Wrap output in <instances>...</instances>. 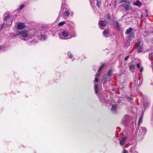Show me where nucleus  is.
Returning <instances> with one entry per match:
<instances>
[{
  "instance_id": "1",
  "label": "nucleus",
  "mask_w": 153,
  "mask_h": 153,
  "mask_svg": "<svg viewBox=\"0 0 153 153\" xmlns=\"http://www.w3.org/2000/svg\"><path fill=\"white\" fill-rule=\"evenodd\" d=\"M5 18L4 19V23L7 25H11L12 24V19L9 15L5 13L4 15Z\"/></svg>"
},
{
  "instance_id": "2",
  "label": "nucleus",
  "mask_w": 153,
  "mask_h": 153,
  "mask_svg": "<svg viewBox=\"0 0 153 153\" xmlns=\"http://www.w3.org/2000/svg\"><path fill=\"white\" fill-rule=\"evenodd\" d=\"M69 35V32L67 30H63L61 33V35H59V38L62 39H65V37Z\"/></svg>"
},
{
  "instance_id": "3",
  "label": "nucleus",
  "mask_w": 153,
  "mask_h": 153,
  "mask_svg": "<svg viewBox=\"0 0 153 153\" xmlns=\"http://www.w3.org/2000/svg\"><path fill=\"white\" fill-rule=\"evenodd\" d=\"M120 6L124 7L126 10L131 11L132 12H134L135 11L134 9L130 5H128L123 3L121 4Z\"/></svg>"
},
{
  "instance_id": "4",
  "label": "nucleus",
  "mask_w": 153,
  "mask_h": 153,
  "mask_svg": "<svg viewBox=\"0 0 153 153\" xmlns=\"http://www.w3.org/2000/svg\"><path fill=\"white\" fill-rule=\"evenodd\" d=\"M131 119V117L129 115H126L123 118L122 121V123L125 125L127 124L128 122Z\"/></svg>"
},
{
  "instance_id": "5",
  "label": "nucleus",
  "mask_w": 153,
  "mask_h": 153,
  "mask_svg": "<svg viewBox=\"0 0 153 153\" xmlns=\"http://www.w3.org/2000/svg\"><path fill=\"white\" fill-rule=\"evenodd\" d=\"M139 130V135L143 137L146 133V129L145 128L140 127L138 128Z\"/></svg>"
},
{
  "instance_id": "6",
  "label": "nucleus",
  "mask_w": 153,
  "mask_h": 153,
  "mask_svg": "<svg viewBox=\"0 0 153 153\" xmlns=\"http://www.w3.org/2000/svg\"><path fill=\"white\" fill-rule=\"evenodd\" d=\"M19 34L22 35L21 36L22 38H25L28 37L29 34L28 31H27L26 30H24L20 32L17 35H18Z\"/></svg>"
},
{
  "instance_id": "7",
  "label": "nucleus",
  "mask_w": 153,
  "mask_h": 153,
  "mask_svg": "<svg viewBox=\"0 0 153 153\" xmlns=\"http://www.w3.org/2000/svg\"><path fill=\"white\" fill-rule=\"evenodd\" d=\"M64 13H63V17L64 19H66L68 16L70 14V12H69V10L68 8H66L65 9L63 8Z\"/></svg>"
},
{
  "instance_id": "8",
  "label": "nucleus",
  "mask_w": 153,
  "mask_h": 153,
  "mask_svg": "<svg viewBox=\"0 0 153 153\" xmlns=\"http://www.w3.org/2000/svg\"><path fill=\"white\" fill-rule=\"evenodd\" d=\"M25 25L24 23H19L17 26V29L19 30H21L24 29Z\"/></svg>"
},
{
  "instance_id": "9",
  "label": "nucleus",
  "mask_w": 153,
  "mask_h": 153,
  "mask_svg": "<svg viewBox=\"0 0 153 153\" xmlns=\"http://www.w3.org/2000/svg\"><path fill=\"white\" fill-rule=\"evenodd\" d=\"M99 24L101 26L105 27V26L107 24V22L105 21H103L101 20H99Z\"/></svg>"
},
{
  "instance_id": "10",
  "label": "nucleus",
  "mask_w": 153,
  "mask_h": 153,
  "mask_svg": "<svg viewBox=\"0 0 153 153\" xmlns=\"http://www.w3.org/2000/svg\"><path fill=\"white\" fill-rule=\"evenodd\" d=\"M128 137H124L120 141V145L122 146L126 142V141Z\"/></svg>"
},
{
  "instance_id": "11",
  "label": "nucleus",
  "mask_w": 153,
  "mask_h": 153,
  "mask_svg": "<svg viewBox=\"0 0 153 153\" xmlns=\"http://www.w3.org/2000/svg\"><path fill=\"white\" fill-rule=\"evenodd\" d=\"M133 30L134 29L131 27H129L128 29L126 30V31L125 32V34L127 35L130 34Z\"/></svg>"
},
{
  "instance_id": "12",
  "label": "nucleus",
  "mask_w": 153,
  "mask_h": 153,
  "mask_svg": "<svg viewBox=\"0 0 153 153\" xmlns=\"http://www.w3.org/2000/svg\"><path fill=\"white\" fill-rule=\"evenodd\" d=\"M136 81H135V83L136 85H138V86H140L142 83V79H141L140 78H139Z\"/></svg>"
},
{
  "instance_id": "13",
  "label": "nucleus",
  "mask_w": 153,
  "mask_h": 153,
  "mask_svg": "<svg viewBox=\"0 0 153 153\" xmlns=\"http://www.w3.org/2000/svg\"><path fill=\"white\" fill-rule=\"evenodd\" d=\"M117 105H112V106L111 111L113 113H115L117 111Z\"/></svg>"
},
{
  "instance_id": "14",
  "label": "nucleus",
  "mask_w": 153,
  "mask_h": 153,
  "mask_svg": "<svg viewBox=\"0 0 153 153\" xmlns=\"http://www.w3.org/2000/svg\"><path fill=\"white\" fill-rule=\"evenodd\" d=\"M112 72V69H110L108 70V73H107V76L108 77V79L110 80H111V79H109V77H110L111 76V74Z\"/></svg>"
},
{
  "instance_id": "15",
  "label": "nucleus",
  "mask_w": 153,
  "mask_h": 153,
  "mask_svg": "<svg viewBox=\"0 0 153 153\" xmlns=\"http://www.w3.org/2000/svg\"><path fill=\"white\" fill-rule=\"evenodd\" d=\"M134 4L135 6H140L142 4L141 2L137 0L136 1V2L134 3Z\"/></svg>"
},
{
  "instance_id": "16",
  "label": "nucleus",
  "mask_w": 153,
  "mask_h": 153,
  "mask_svg": "<svg viewBox=\"0 0 153 153\" xmlns=\"http://www.w3.org/2000/svg\"><path fill=\"white\" fill-rule=\"evenodd\" d=\"M114 25L117 29L118 30L120 29V25L119 22H117L116 23H114Z\"/></svg>"
},
{
  "instance_id": "17",
  "label": "nucleus",
  "mask_w": 153,
  "mask_h": 153,
  "mask_svg": "<svg viewBox=\"0 0 153 153\" xmlns=\"http://www.w3.org/2000/svg\"><path fill=\"white\" fill-rule=\"evenodd\" d=\"M129 152L131 153H137V152L135 151L134 148L133 147H131L129 150Z\"/></svg>"
},
{
  "instance_id": "18",
  "label": "nucleus",
  "mask_w": 153,
  "mask_h": 153,
  "mask_svg": "<svg viewBox=\"0 0 153 153\" xmlns=\"http://www.w3.org/2000/svg\"><path fill=\"white\" fill-rule=\"evenodd\" d=\"M107 81V76L106 75H105L104 76V77L102 79V82L103 84H105L106 82Z\"/></svg>"
},
{
  "instance_id": "19",
  "label": "nucleus",
  "mask_w": 153,
  "mask_h": 153,
  "mask_svg": "<svg viewBox=\"0 0 153 153\" xmlns=\"http://www.w3.org/2000/svg\"><path fill=\"white\" fill-rule=\"evenodd\" d=\"M134 33H131L130 34L129 37V39L130 40H131L134 37Z\"/></svg>"
},
{
  "instance_id": "20",
  "label": "nucleus",
  "mask_w": 153,
  "mask_h": 153,
  "mask_svg": "<svg viewBox=\"0 0 153 153\" xmlns=\"http://www.w3.org/2000/svg\"><path fill=\"white\" fill-rule=\"evenodd\" d=\"M94 88L95 89V92L96 94L98 93V85L97 84H95L94 85Z\"/></svg>"
},
{
  "instance_id": "21",
  "label": "nucleus",
  "mask_w": 153,
  "mask_h": 153,
  "mask_svg": "<svg viewBox=\"0 0 153 153\" xmlns=\"http://www.w3.org/2000/svg\"><path fill=\"white\" fill-rule=\"evenodd\" d=\"M103 34L104 36L105 37H108V36L109 33L107 30H105L103 32Z\"/></svg>"
},
{
  "instance_id": "22",
  "label": "nucleus",
  "mask_w": 153,
  "mask_h": 153,
  "mask_svg": "<svg viewBox=\"0 0 153 153\" xmlns=\"http://www.w3.org/2000/svg\"><path fill=\"white\" fill-rule=\"evenodd\" d=\"M142 116H141L139 118L138 123V126L140 125L142 122Z\"/></svg>"
},
{
  "instance_id": "23",
  "label": "nucleus",
  "mask_w": 153,
  "mask_h": 153,
  "mask_svg": "<svg viewBox=\"0 0 153 153\" xmlns=\"http://www.w3.org/2000/svg\"><path fill=\"white\" fill-rule=\"evenodd\" d=\"M149 103L148 102H147L145 101L143 103V106L144 107V108H146V107L149 106Z\"/></svg>"
},
{
  "instance_id": "24",
  "label": "nucleus",
  "mask_w": 153,
  "mask_h": 153,
  "mask_svg": "<svg viewBox=\"0 0 153 153\" xmlns=\"http://www.w3.org/2000/svg\"><path fill=\"white\" fill-rule=\"evenodd\" d=\"M134 64H131L129 66V69L132 71L134 70Z\"/></svg>"
},
{
  "instance_id": "25",
  "label": "nucleus",
  "mask_w": 153,
  "mask_h": 153,
  "mask_svg": "<svg viewBox=\"0 0 153 153\" xmlns=\"http://www.w3.org/2000/svg\"><path fill=\"white\" fill-rule=\"evenodd\" d=\"M66 23L65 22V21H63V22H59V24H58V25L60 27V26H62V25H64Z\"/></svg>"
},
{
  "instance_id": "26",
  "label": "nucleus",
  "mask_w": 153,
  "mask_h": 153,
  "mask_svg": "<svg viewBox=\"0 0 153 153\" xmlns=\"http://www.w3.org/2000/svg\"><path fill=\"white\" fill-rule=\"evenodd\" d=\"M97 2V7H100V6L101 2L100 1H99L98 0H95Z\"/></svg>"
},
{
  "instance_id": "27",
  "label": "nucleus",
  "mask_w": 153,
  "mask_h": 153,
  "mask_svg": "<svg viewBox=\"0 0 153 153\" xmlns=\"http://www.w3.org/2000/svg\"><path fill=\"white\" fill-rule=\"evenodd\" d=\"M141 39H140L139 38L138 39L137 42V46H136V47H137L140 45L141 43Z\"/></svg>"
},
{
  "instance_id": "28",
  "label": "nucleus",
  "mask_w": 153,
  "mask_h": 153,
  "mask_svg": "<svg viewBox=\"0 0 153 153\" xmlns=\"http://www.w3.org/2000/svg\"><path fill=\"white\" fill-rule=\"evenodd\" d=\"M143 50L142 46L140 45L138 50V52L139 53L141 52Z\"/></svg>"
},
{
  "instance_id": "29",
  "label": "nucleus",
  "mask_w": 153,
  "mask_h": 153,
  "mask_svg": "<svg viewBox=\"0 0 153 153\" xmlns=\"http://www.w3.org/2000/svg\"><path fill=\"white\" fill-rule=\"evenodd\" d=\"M110 15L109 13H107L106 14V18L108 20L110 19Z\"/></svg>"
},
{
  "instance_id": "30",
  "label": "nucleus",
  "mask_w": 153,
  "mask_h": 153,
  "mask_svg": "<svg viewBox=\"0 0 153 153\" xmlns=\"http://www.w3.org/2000/svg\"><path fill=\"white\" fill-rule=\"evenodd\" d=\"M129 56H126L124 59V61H126L129 58Z\"/></svg>"
},
{
  "instance_id": "31",
  "label": "nucleus",
  "mask_w": 153,
  "mask_h": 153,
  "mask_svg": "<svg viewBox=\"0 0 153 153\" xmlns=\"http://www.w3.org/2000/svg\"><path fill=\"white\" fill-rule=\"evenodd\" d=\"M105 65V63H103L100 67V68L102 69L103 68Z\"/></svg>"
},
{
  "instance_id": "32",
  "label": "nucleus",
  "mask_w": 153,
  "mask_h": 153,
  "mask_svg": "<svg viewBox=\"0 0 153 153\" xmlns=\"http://www.w3.org/2000/svg\"><path fill=\"white\" fill-rule=\"evenodd\" d=\"M24 7V5H22L19 7V10H21Z\"/></svg>"
},
{
  "instance_id": "33",
  "label": "nucleus",
  "mask_w": 153,
  "mask_h": 153,
  "mask_svg": "<svg viewBox=\"0 0 153 153\" xmlns=\"http://www.w3.org/2000/svg\"><path fill=\"white\" fill-rule=\"evenodd\" d=\"M126 2H125L127 3L130 4L131 2V0L128 1V0H126Z\"/></svg>"
},
{
  "instance_id": "34",
  "label": "nucleus",
  "mask_w": 153,
  "mask_h": 153,
  "mask_svg": "<svg viewBox=\"0 0 153 153\" xmlns=\"http://www.w3.org/2000/svg\"><path fill=\"white\" fill-rule=\"evenodd\" d=\"M136 66H137V68H139L140 67V64L139 63H137V64Z\"/></svg>"
},
{
  "instance_id": "35",
  "label": "nucleus",
  "mask_w": 153,
  "mask_h": 153,
  "mask_svg": "<svg viewBox=\"0 0 153 153\" xmlns=\"http://www.w3.org/2000/svg\"><path fill=\"white\" fill-rule=\"evenodd\" d=\"M100 73L97 72L96 74V77H97L99 76H100Z\"/></svg>"
},
{
  "instance_id": "36",
  "label": "nucleus",
  "mask_w": 153,
  "mask_h": 153,
  "mask_svg": "<svg viewBox=\"0 0 153 153\" xmlns=\"http://www.w3.org/2000/svg\"><path fill=\"white\" fill-rule=\"evenodd\" d=\"M95 81L96 82H97L98 81V78L97 77H95Z\"/></svg>"
},
{
  "instance_id": "37",
  "label": "nucleus",
  "mask_w": 153,
  "mask_h": 153,
  "mask_svg": "<svg viewBox=\"0 0 153 153\" xmlns=\"http://www.w3.org/2000/svg\"><path fill=\"white\" fill-rule=\"evenodd\" d=\"M4 26V25L3 24L1 25V27L0 28V30L2 29Z\"/></svg>"
},
{
  "instance_id": "38",
  "label": "nucleus",
  "mask_w": 153,
  "mask_h": 153,
  "mask_svg": "<svg viewBox=\"0 0 153 153\" xmlns=\"http://www.w3.org/2000/svg\"><path fill=\"white\" fill-rule=\"evenodd\" d=\"M123 153H128V152L126 149H124L123 151Z\"/></svg>"
},
{
  "instance_id": "39",
  "label": "nucleus",
  "mask_w": 153,
  "mask_h": 153,
  "mask_svg": "<svg viewBox=\"0 0 153 153\" xmlns=\"http://www.w3.org/2000/svg\"><path fill=\"white\" fill-rule=\"evenodd\" d=\"M143 67H142L140 69V72H142L143 71Z\"/></svg>"
},
{
  "instance_id": "40",
  "label": "nucleus",
  "mask_w": 153,
  "mask_h": 153,
  "mask_svg": "<svg viewBox=\"0 0 153 153\" xmlns=\"http://www.w3.org/2000/svg\"><path fill=\"white\" fill-rule=\"evenodd\" d=\"M102 69L100 68L98 70V72L100 73V71L102 70Z\"/></svg>"
},
{
  "instance_id": "41",
  "label": "nucleus",
  "mask_w": 153,
  "mask_h": 153,
  "mask_svg": "<svg viewBox=\"0 0 153 153\" xmlns=\"http://www.w3.org/2000/svg\"><path fill=\"white\" fill-rule=\"evenodd\" d=\"M69 57L71 58H72L73 57V55L71 54H70L69 55Z\"/></svg>"
},
{
  "instance_id": "42",
  "label": "nucleus",
  "mask_w": 153,
  "mask_h": 153,
  "mask_svg": "<svg viewBox=\"0 0 153 153\" xmlns=\"http://www.w3.org/2000/svg\"><path fill=\"white\" fill-rule=\"evenodd\" d=\"M126 0H122L121 1V2H126Z\"/></svg>"
},
{
  "instance_id": "43",
  "label": "nucleus",
  "mask_w": 153,
  "mask_h": 153,
  "mask_svg": "<svg viewBox=\"0 0 153 153\" xmlns=\"http://www.w3.org/2000/svg\"><path fill=\"white\" fill-rule=\"evenodd\" d=\"M65 5V4H64V5H62V8H63L64 6H64Z\"/></svg>"
},
{
  "instance_id": "44",
  "label": "nucleus",
  "mask_w": 153,
  "mask_h": 153,
  "mask_svg": "<svg viewBox=\"0 0 153 153\" xmlns=\"http://www.w3.org/2000/svg\"><path fill=\"white\" fill-rule=\"evenodd\" d=\"M151 54L152 55V56H153V53H151Z\"/></svg>"
},
{
  "instance_id": "45",
  "label": "nucleus",
  "mask_w": 153,
  "mask_h": 153,
  "mask_svg": "<svg viewBox=\"0 0 153 153\" xmlns=\"http://www.w3.org/2000/svg\"><path fill=\"white\" fill-rule=\"evenodd\" d=\"M101 29H103V28H102V27H101V26L100 27Z\"/></svg>"
},
{
  "instance_id": "46",
  "label": "nucleus",
  "mask_w": 153,
  "mask_h": 153,
  "mask_svg": "<svg viewBox=\"0 0 153 153\" xmlns=\"http://www.w3.org/2000/svg\"><path fill=\"white\" fill-rule=\"evenodd\" d=\"M148 16V14H146V16L147 17Z\"/></svg>"
},
{
  "instance_id": "47",
  "label": "nucleus",
  "mask_w": 153,
  "mask_h": 153,
  "mask_svg": "<svg viewBox=\"0 0 153 153\" xmlns=\"http://www.w3.org/2000/svg\"><path fill=\"white\" fill-rule=\"evenodd\" d=\"M152 41H153V40H152Z\"/></svg>"
}]
</instances>
